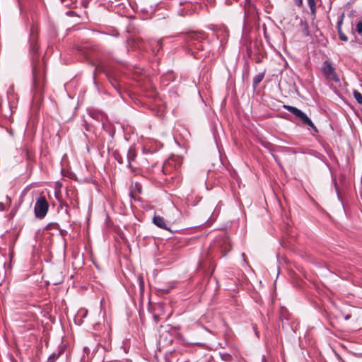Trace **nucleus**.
Returning <instances> with one entry per match:
<instances>
[{
  "label": "nucleus",
  "instance_id": "1",
  "mask_svg": "<svg viewBox=\"0 0 362 362\" xmlns=\"http://www.w3.org/2000/svg\"><path fill=\"white\" fill-rule=\"evenodd\" d=\"M38 49L37 42L33 39L30 42V51L33 54L32 57L33 89L35 95H41L45 86V71L38 59L34 56Z\"/></svg>",
  "mask_w": 362,
  "mask_h": 362
},
{
  "label": "nucleus",
  "instance_id": "2",
  "mask_svg": "<svg viewBox=\"0 0 362 362\" xmlns=\"http://www.w3.org/2000/svg\"><path fill=\"white\" fill-rule=\"evenodd\" d=\"M206 37V35L203 32H190L186 34L185 41L187 47L189 49H196L198 50L203 49V40Z\"/></svg>",
  "mask_w": 362,
  "mask_h": 362
},
{
  "label": "nucleus",
  "instance_id": "3",
  "mask_svg": "<svg viewBox=\"0 0 362 362\" xmlns=\"http://www.w3.org/2000/svg\"><path fill=\"white\" fill-rule=\"evenodd\" d=\"M284 108L294 115L296 117L299 118L303 124L310 127L315 132H318V129L311 119L300 110L296 107L286 105H284Z\"/></svg>",
  "mask_w": 362,
  "mask_h": 362
},
{
  "label": "nucleus",
  "instance_id": "4",
  "mask_svg": "<svg viewBox=\"0 0 362 362\" xmlns=\"http://www.w3.org/2000/svg\"><path fill=\"white\" fill-rule=\"evenodd\" d=\"M49 204L45 197H40L36 202L34 207L35 216L39 218H44L48 211Z\"/></svg>",
  "mask_w": 362,
  "mask_h": 362
},
{
  "label": "nucleus",
  "instance_id": "5",
  "mask_svg": "<svg viewBox=\"0 0 362 362\" xmlns=\"http://www.w3.org/2000/svg\"><path fill=\"white\" fill-rule=\"evenodd\" d=\"M322 71L327 80H332L334 82H339V78L334 68L329 60L323 62L322 66Z\"/></svg>",
  "mask_w": 362,
  "mask_h": 362
},
{
  "label": "nucleus",
  "instance_id": "6",
  "mask_svg": "<svg viewBox=\"0 0 362 362\" xmlns=\"http://www.w3.org/2000/svg\"><path fill=\"white\" fill-rule=\"evenodd\" d=\"M153 223L158 227L169 230L167 225L165 223L164 218L160 216H154L153 218Z\"/></svg>",
  "mask_w": 362,
  "mask_h": 362
},
{
  "label": "nucleus",
  "instance_id": "7",
  "mask_svg": "<svg viewBox=\"0 0 362 362\" xmlns=\"http://www.w3.org/2000/svg\"><path fill=\"white\" fill-rule=\"evenodd\" d=\"M127 160L129 168H132V162H133L136 157V153L134 148L131 147L127 152Z\"/></svg>",
  "mask_w": 362,
  "mask_h": 362
},
{
  "label": "nucleus",
  "instance_id": "8",
  "mask_svg": "<svg viewBox=\"0 0 362 362\" xmlns=\"http://www.w3.org/2000/svg\"><path fill=\"white\" fill-rule=\"evenodd\" d=\"M11 199L8 196H6L4 202H0V211H5L8 207L10 206Z\"/></svg>",
  "mask_w": 362,
  "mask_h": 362
},
{
  "label": "nucleus",
  "instance_id": "9",
  "mask_svg": "<svg viewBox=\"0 0 362 362\" xmlns=\"http://www.w3.org/2000/svg\"><path fill=\"white\" fill-rule=\"evenodd\" d=\"M341 21L338 22V25H337L339 37L341 40L346 42L348 40V38L341 30Z\"/></svg>",
  "mask_w": 362,
  "mask_h": 362
},
{
  "label": "nucleus",
  "instance_id": "10",
  "mask_svg": "<svg viewBox=\"0 0 362 362\" xmlns=\"http://www.w3.org/2000/svg\"><path fill=\"white\" fill-rule=\"evenodd\" d=\"M354 97L355 100L358 102V103L362 105V95L361 93H359L357 90H354Z\"/></svg>",
  "mask_w": 362,
  "mask_h": 362
},
{
  "label": "nucleus",
  "instance_id": "11",
  "mask_svg": "<svg viewBox=\"0 0 362 362\" xmlns=\"http://www.w3.org/2000/svg\"><path fill=\"white\" fill-rule=\"evenodd\" d=\"M264 78V74H259L258 75L255 76L253 78V83L255 85H257Z\"/></svg>",
  "mask_w": 362,
  "mask_h": 362
},
{
  "label": "nucleus",
  "instance_id": "12",
  "mask_svg": "<svg viewBox=\"0 0 362 362\" xmlns=\"http://www.w3.org/2000/svg\"><path fill=\"white\" fill-rule=\"evenodd\" d=\"M308 4L310 8L312 14L315 13V0H308Z\"/></svg>",
  "mask_w": 362,
  "mask_h": 362
},
{
  "label": "nucleus",
  "instance_id": "13",
  "mask_svg": "<svg viewBox=\"0 0 362 362\" xmlns=\"http://www.w3.org/2000/svg\"><path fill=\"white\" fill-rule=\"evenodd\" d=\"M301 25L303 26V32L305 35L308 36L309 35V30H308V25L306 22H303L301 21L300 22Z\"/></svg>",
  "mask_w": 362,
  "mask_h": 362
},
{
  "label": "nucleus",
  "instance_id": "14",
  "mask_svg": "<svg viewBox=\"0 0 362 362\" xmlns=\"http://www.w3.org/2000/svg\"><path fill=\"white\" fill-rule=\"evenodd\" d=\"M6 261V256L0 253V268L5 269Z\"/></svg>",
  "mask_w": 362,
  "mask_h": 362
},
{
  "label": "nucleus",
  "instance_id": "15",
  "mask_svg": "<svg viewBox=\"0 0 362 362\" xmlns=\"http://www.w3.org/2000/svg\"><path fill=\"white\" fill-rule=\"evenodd\" d=\"M58 356H59L58 354H52L49 357L47 362H54L57 359Z\"/></svg>",
  "mask_w": 362,
  "mask_h": 362
},
{
  "label": "nucleus",
  "instance_id": "16",
  "mask_svg": "<svg viewBox=\"0 0 362 362\" xmlns=\"http://www.w3.org/2000/svg\"><path fill=\"white\" fill-rule=\"evenodd\" d=\"M356 31L358 32V34L362 35V21L358 22L356 24Z\"/></svg>",
  "mask_w": 362,
  "mask_h": 362
},
{
  "label": "nucleus",
  "instance_id": "17",
  "mask_svg": "<svg viewBox=\"0 0 362 362\" xmlns=\"http://www.w3.org/2000/svg\"><path fill=\"white\" fill-rule=\"evenodd\" d=\"M61 2L64 4L65 6H70L72 3V0H61Z\"/></svg>",
  "mask_w": 362,
  "mask_h": 362
},
{
  "label": "nucleus",
  "instance_id": "18",
  "mask_svg": "<svg viewBox=\"0 0 362 362\" xmlns=\"http://www.w3.org/2000/svg\"><path fill=\"white\" fill-rule=\"evenodd\" d=\"M115 158L118 160L119 163H122L123 161L122 160V158L117 153H115Z\"/></svg>",
  "mask_w": 362,
  "mask_h": 362
},
{
  "label": "nucleus",
  "instance_id": "19",
  "mask_svg": "<svg viewBox=\"0 0 362 362\" xmlns=\"http://www.w3.org/2000/svg\"><path fill=\"white\" fill-rule=\"evenodd\" d=\"M295 2L298 6H301L303 4V0H295Z\"/></svg>",
  "mask_w": 362,
  "mask_h": 362
},
{
  "label": "nucleus",
  "instance_id": "20",
  "mask_svg": "<svg viewBox=\"0 0 362 362\" xmlns=\"http://www.w3.org/2000/svg\"><path fill=\"white\" fill-rule=\"evenodd\" d=\"M83 351L86 353V354H88L89 353V349L88 347H84L83 348Z\"/></svg>",
  "mask_w": 362,
  "mask_h": 362
},
{
  "label": "nucleus",
  "instance_id": "21",
  "mask_svg": "<svg viewBox=\"0 0 362 362\" xmlns=\"http://www.w3.org/2000/svg\"><path fill=\"white\" fill-rule=\"evenodd\" d=\"M95 71H102V68H101L100 66H97V67L95 68Z\"/></svg>",
  "mask_w": 362,
  "mask_h": 362
},
{
  "label": "nucleus",
  "instance_id": "22",
  "mask_svg": "<svg viewBox=\"0 0 362 362\" xmlns=\"http://www.w3.org/2000/svg\"><path fill=\"white\" fill-rule=\"evenodd\" d=\"M272 156H273L274 158L275 159V160L279 164L277 157L274 154Z\"/></svg>",
  "mask_w": 362,
  "mask_h": 362
},
{
  "label": "nucleus",
  "instance_id": "23",
  "mask_svg": "<svg viewBox=\"0 0 362 362\" xmlns=\"http://www.w3.org/2000/svg\"><path fill=\"white\" fill-rule=\"evenodd\" d=\"M351 317V315H347L346 316H345V320H348L349 318Z\"/></svg>",
  "mask_w": 362,
  "mask_h": 362
},
{
  "label": "nucleus",
  "instance_id": "24",
  "mask_svg": "<svg viewBox=\"0 0 362 362\" xmlns=\"http://www.w3.org/2000/svg\"><path fill=\"white\" fill-rule=\"evenodd\" d=\"M153 317L155 318L156 321H158L159 320V318H158V317L157 315H154Z\"/></svg>",
  "mask_w": 362,
  "mask_h": 362
}]
</instances>
